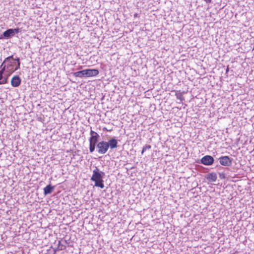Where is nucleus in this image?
<instances>
[{"label":"nucleus","mask_w":254,"mask_h":254,"mask_svg":"<svg viewBox=\"0 0 254 254\" xmlns=\"http://www.w3.org/2000/svg\"><path fill=\"white\" fill-rule=\"evenodd\" d=\"M0 68H4V71L9 76L19 68V65H16L14 59H13V56L5 58L1 64Z\"/></svg>","instance_id":"f257e3e1"},{"label":"nucleus","mask_w":254,"mask_h":254,"mask_svg":"<svg viewBox=\"0 0 254 254\" xmlns=\"http://www.w3.org/2000/svg\"><path fill=\"white\" fill-rule=\"evenodd\" d=\"M118 147V141L115 138H111L108 142L102 141L99 142L97 145L98 152L99 154L106 153L109 148L110 147L111 149L116 148Z\"/></svg>","instance_id":"f03ea898"},{"label":"nucleus","mask_w":254,"mask_h":254,"mask_svg":"<svg viewBox=\"0 0 254 254\" xmlns=\"http://www.w3.org/2000/svg\"><path fill=\"white\" fill-rule=\"evenodd\" d=\"M104 173L100 171L98 168H96L93 171V174L91 180L94 182V186L101 189L104 188V181L103 180Z\"/></svg>","instance_id":"7ed1b4c3"},{"label":"nucleus","mask_w":254,"mask_h":254,"mask_svg":"<svg viewBox=\"0 0 254 254\" xmlns=\"http://www.w3.org/2000/svg\"><path fill=\"white\" fill-rule=\"evenodd\" d=\"M219 163L224 166H230L232 165V160L228 156H221L219 158Z\"/></svg>","instance_id":"20e7f679"},{"label":"nucleus","mask_w":254,"mask_h":254,"mask_svg":"<svg viewBox=\"0 0 254 254\" xmlns=\"http://www.w3.org/2000/svg\"><path fill=\"white\" fill-rule=\"evenodd\" d=\"M19 32H20V30L18 28L15 29H8L3 32V35L4 37L8 38L14 36L15 34L18 33Z\"/></svg>","instance_id":"39448f33"},{"label":"nucleus","mask_w":254,"mask_h":254,"mask_svg":"<svg viewBox=\"0 0 254 254\" xmlns=\"http://www.w3.org/2000/svg\"><path fill=\"white\" fill-rule=\"evenodd\" d=\"M4 68L0 67V84H4L7 83L9 76L5 72Z\"/></svg>","instance_id":"423d86ee"},{"label":"nucleus","mask_w":254,"mask_h":254,"mask_svg":"<svg viewBox=\"0 0 254 254\" xmlns=\"http://www.w3.org/2000/svg\"><path fill=\"white\" fill-rule=\"evenodd\" d=\"M201 162L205 165H211L214 162V159L211 156L206 155L201 158Z\"/></svg>","instance_id":"0eeeda50"},{"label":"nucleus","mask_w":254,"mask_h":254,"mask_svg":"<svg viewBox=\"0 0 254 254\" xmlns=\"http://www.w3.org/2000/svg\"><path fill=\"white\" fill-rule=\"evenodd\" d=\"M86 73V77L96 76L99 74V70L96 69H84Z\"/></svg>","instance_id":"6e6552de"},{"label":"nucleus","mask_w":254,"mask_h":254,"mask_svg":"<svg viewBox=\"0 0 254 254\" xmlns=\"http://www.w3.org/2000/svg\"><path fill=\"white\" fill-rule=\"evenodd\" d=\"M21 80L18 75H15L11 79V85L14 87L19 86L21 83Z\"/></svg>","instance_id":"1a4fd4ad"},{"label":"nucleus","mask_w":254,"mask_h":254,"mask_svg":"<svg viewBox=\"0 0 254 254\" xmlns=\"http://www.w3.org/2000/svg\"><path fill=\"white\" fill-rule=\"evenodd\" d=\"M54 189V187L51 186L50 185L47 186L44 188V193L45 195L50 194L52 192Z\"/></svg>","instance_id":"9d476101"},{"label":"nucleus","mask_w":254,"mask_h":254,"mask_svg":"<svg viewBox=\"0 0 254 254\" xmlns=\"http://www.w3.org/2000/svg\"><path fill=\"white\" fill-rule=\"evenodd\" d=\"M73 74L75 77H80V78L86 77V73H85V71H84V69L74 72L73 73Z\"/></svg>","instance_id":"9b49d317"},{"label":"nucleus","mask_w":254,"mask_h":254,"mask_svg":"<svg viewBox=\"0 0 254 254\" xmlns=\"http://www.w3.org/2000/svg\"><path fill=\"white\" fill-rule=\"evenodd\" d=\"M217 175L214 173H212L208 174L207 179L212 182H215L217 180Z\"/></svg>","instance_id":"f8f14e48"},{"label":"nucleus","mask_w":254,"mask_h":254,"mask_svg":"<svg viewBox=\"0 0 254 254\" xmlns=\"http://www.w3.org/2000/svg\"><path fill=\"white\" fill-rule=\"evenodd\" d=\"M99 137V135H93L90 137L89 139V142L92 143L94 144H96L98 141V138Z\"/></svg>","instance_id":"ddd939ff"},{"label":"nucleus","mask_w":254,"mask_h":254,"mask_svg":"<svg viewBox=\"0 0 254 254\" xmlns=\"http://www.w3.org/2000/svg\"><path fill=\"white\" fill-rule=\"evenodd\" d=\"M96 144L90 143L89 144V150L90 152H93L95 148Z\"/></svg>","instance_id":"4468645a"},{"label":"nucleus","mask_w":254,"mask_h":254,"mask_svg":"<svg viewBox=\"0 0 254 254\" xmlns=\"http://www.w3.org/2000/svg\"><path fill=\"white\" fill-rule=\"evenodd\" d=\"M151 148V146L150 145H145L143 146L142 151H141V154H143L144 151L147 149H149Z\"/></svg>","instance_id":"2eb2a0df"},{"label":"nucleus","mask_w":254,"mask_h":254,"mask_svg":"<svg viewBox=\"0 0 254 254\" xmlns=\"http://www.w3.org/2000/svg\"><path fill=\"white\" fill-rule=\"evenodd\" d=\"M90 135H91V136H92V135H98V133L96 132H95L94 131L92 130H91L90 131Z\"/></svg>","instance_id":"dca6fc26"},{"label":"nucleus","mask_w":254,"mask_h":254,"mask_svg":"<svg viewBox=\"0 0 254 254\" xmlns=\"http://www.w3.org/2000/svg\"><path fill=\"white\" fill-rule=\"evenodd\" d=\"M14 60H15V61H16V62H17V64L16 65H19V68H20V63L19 61V59L18 58H17V59Z\"/></svg>","instance_id":"f3484780"},{"label":"nucleus","mask_w":254,"mask_h":254,"mask_svg":"<svg viewBox=\"0 0 254 254\" xmlns=\"http://www.w3.org/2000/svg\"><path fill=\"white\" fill-rule=\"evenodd\" d=\"M205 2H206L207 3H211V0H204Z\"/></svg>","instance_id":"a211bd4d"},{"label":"nucleus","mask_w":254,"mask_h":254,"mask_svg":"<svg viewBox=\"0 0 254 254\" xmlns=\"http://www.w3.org/2000/svg\"><path fill=\"white\" fill-rule=\"evenodd\" d=\"M134 16H137V14H135Z\"/></svg>","instance_id":"6ab92c4d"}]
</instances>
